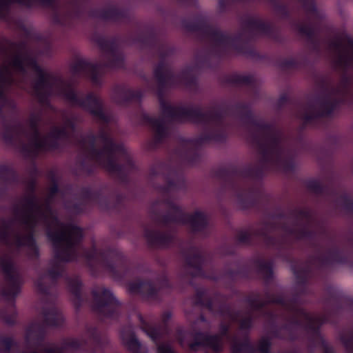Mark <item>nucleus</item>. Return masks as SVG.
<instances>
[{"label": "nucleus", "mask_w": 353, "mask_h": 353, "mask_svg": "<svg viewBox=\"0 0 353 353\" xmlns=\"http://www.w3.org/2000/svg\"><path fill=\"white\" fill-rule=\"evenodd\" d=\"M0 105L11 106L7 92L14 83L31 80L34 92L41 103L48 97L59 96L72 105L89 111L95 118L107 121L100 99L94 94L85 98L56 74L41 68L26 52L17 51L15 47L6 44L0 48Z\"/></svg>", "instance_id": "f257e3e1"}, {"label": "nucleus", "mask_w": 353, "mask_h": 353, "mask_svg": "<svg viewBox=\"0 0 353 353\" xmlns=\"http://www.w3.org/2000/svg\"><path fill=\"white\" fill-rule=\"evenodd\" d=\"M86 159L98 164L112 174L121 175L134 168L131 156L118 157L117 152L121 146L116 145L107 130H101L97 137H88L83 143Z\"/></svg>", "instance_id": "f03ea898"}, {"label": "nucleus", "mask_w": 353, "mask_h": 353, "mask_svg": "<svg viewBox=\"0 0 353 353\" xmlns=\"http://www.w3.org/2000/svg\"><path fill=\"white\" fill-rule=\"evenodd\" d=\"M41 114L34 112L29 117L30 132L26 136V143L21 145V152L26 156H34L39 152L54 148L57 141L65 137L73 128L70 121H66L60 128L54 126L46 137L41 134L37 126L41 120Z\"/></svg>", "instance_id": "7ed1b4c3"}, {"label": "nucleus", "mask_w": 353, "mask_h": 353, "mask_svg": "<svg viewBox=\"0 0 353 353\" xmlns=\"http://www.w3.org/2000/svg\"><path fill=\"white\" fill-rule=\"evenodd\" d=\"M329 52L336 65H353V40L347 34L335 37L329 45Z\"/></svg>", "instance_id": "20e7f679"}, {"label": "nucleus", "mask_w": 353, "mask_h": 353, "mask_svg": "<svg viewBox=\"0 0 353 353\" xmlns=\"http://www.w3.org/2000/svg\"><path fill=\"white\" fill-rule=\"evenodd\" d=\"M303 190L311 195L316 196H335L336 190L325 184L323 181L317 178L305 179L302 184Z\"/></svg>", "instance_id": "39448f33"}, {"label": "nucleus", "mask_w": 353, "mask_h": 353, "mask_svg": "<svg viewBox=\"0 0 353 353\" xmlns=\"http://www.w3.org/2000/svg\"><path fill=\"white\" fill-rule=\"evenodd\" d=\"M265 158L267 161L276 164L281 169H288V161L276 142L269 145L265 152Z\"/></svg>", "instance_id": "423d86ee"}, {"label": "nucleus", "mask_w": 353, "mask_h": 353, "mask_svg": "<svg viewBox=\"0 0 353 353\" xmlns=\"http://www.w3.org/2000/svg\"><path fill=\"white\" fill-rule=\"evenodd\" d=\"M163 113L165 117L170 120L182 121L190 117L193 111L183 107L173 106L170 104H162Z\"/></svg>", "instance_id": "0eeeda50"}, {"label": "nucleus", "mask_w": 353, "mask_h": 353, "mask_svg": "<svg viewBox=\"0 0 353 353\" xmlns=\"http://www.w3.org/2000/svg\"><path fill=\"white\" fill-rule=\"evenodd\" d=\"M72 70L77 74H89L92 81L98 83L99 81L95 74V68L92 64L89 63L85 60H78L74 64Z\"/></svg>", "instance_id": "6e6552de"}, {"label": "nucleus", "mask_w": 353, "mask_h": 353, "mask_svg": "<svg viewBox=\"0 0 353 353\" xmlns=\"http://www.w3.org/2000/svg\"><path fill=\"white\" fill-rule=\"evenodd\" d=\"M151 126L157 139H160L167 134L168 128L164 119H152Z\"/></svg>", "instance_id": "1a4fd4ad"}, {"label": "nucleus", "mask_w": 353, "mask_h": 353, "mask_svg": "<svg viewBox=\"0 0 353 353\" xmlns=\"http://www.w3.org/2000/svg\"><path fill=\"white\" fill-rule=\"evenodd\" d=\"M51 0H0V18L6 16L8 10V4L10 2H18L26 6L32 5L34 1H40L43 3H48Z\"/></svg>", "instance_id": "9d476101"}, {"label": "nucleus", "mask_w": 353, "mask_h": 353, "mask_svg": "<svg viewBox=\"0 0 353 353\" xmlns=\"http://www.w3.org/2000/svg\"><path fill=\"white\" fill-rule=\"evenodd\" d=\"M105 58L108 59V65L113 68L119 67L123 62V55L116 49H110L105 53Z\"/></svg>", "instance_id": "9b49d317"}, {"label": "nucleus", "mask_w": 353, "mask_h": 353, "mask_svg": "<svg viewBox=\"0 0 353 353\" xmlns=\"http://www.w3.org/2000/svg\"><path fill=\"white\" fill-rule=\"evenodd\" d=\"M156 76L160 81L167 82L170 81V72L163 68H159L157 69Z\"/></svg>", "instance_id": "f8f14e48"}, {"label": "nucleus", "mask_w": 353, "mask_h": 353, "mask_svg": "<svg viewBox=\"0 0 353 353\" xmlns=\"http://www.w3.org/2000/svg\"><path fill=\"white\" fill-rule=\"evenodd\" d=\"M323 16L315 8L312 7L308 13V18L310 21H315L318 18H321Z\"/></svg>", "instance_id": "ddd939ff"}, {"label": "nucleus", "mask_w": 353, "mask_h": 353, "mask_svg": "<svg viewBox=\"0 0 353 353\" xmlns=\"http://www.w3.org/2000/svg\"><path fill=\"white\" fill-rule=\"evenodd\" d=\"M328 103H323L320 104V110L318 111L316 114L318 115H325L327 114L330 112V107Z\"/></svg>", "instance_id": "4468645a"}, {"label": "nucleus", "mask_w": 353, "mask_h": 353, "mask_svg": "<svg viewBox=\"0 0 353 353\" xmlns=\"http://www.w3.org/2000/svg\"><path fill=\"white\" fill-rule=\"evenodd\" d=\"M125 343L129 349L134 352H137V348L139 346V342L137 341V339H132L130 341H126Z\"/></svg>", "instance_id": "2eb2a0df"}, {"label": "nucleus", "mask_w": 353, "mask_h": 353, "mask_svg": "<svg viewBox=\"0 0 353 353\" xmlns=\"http://www.w3.org/2000/svg\"><path fill=\"white\" fill-rule=\"evenodd\" d=\"M214 39L217 43H225L228 38L221 32H216L214 35Z\"/></svg>", "instance_id": "dca6fc26"}, {"label": "nucleus", "mask_w": 353, "mask_h": 353, "mask_svg": "<svg viewBox=\"0 0 353 353\" xmlns=\"http://www.w3.org/2000/svg\"><path fill=\"white\" fill-rule=\"evenodd\" d=\"M58 192V188L56 185L53 184L49 188V194L50 196L55 195V193Z\"/></svg>", "instance_id": "f3484780"}, {"label": "nucleus", "mask_w": 353, "mask_h": 353, "mask_svg": "<svg viewBox=\"0 0 353 353\" xmlns=\"http://www.w3.org/2000/svg\"><path fill=\"white\" fill-rule=\"evenodd\" d=\"M190 71L189 70H184L181 72L179 76V78L182 80L183 79H185L189 75Z\"/></svg>", "instance_id": "a211bd4d"}, {"label": "nucleus", "mask_w": 353, "mask_h": 353, "mask_svg": "<svg viewBox=\"0 0 353 353\" xmlns=\"http://www.w3.org/2000/svg\"><path fill=\"white\" fill-rule=\"evenodd\" d=\"M159 192L162 193L166 192H168V188H161L159 190Z\"/></svg>", "instance_id": "6ab92c4d"}, {"label": "nucleus", "mask_w": 353, "mask_h": 353, "mask_svg": "<svg viewBox=\"0 0 353 353\" xmlns=\"http://www.w3.org/2000/svg\"><path fill=\"white\" fill-rule=\"evenodd\" d=\"M103 293H104V294L112 295L111 292L108 290H104Z\"/></svg>", "instance_id": "aec40b11"}, {"label": "nucleus", "mask_w": 353, "mask_h": 353, "mask_svg": "<svg viewBox=\"0 0 353 353\" xmlns=\"http://www.w3.org/2000/svg\"><path fill=\"white\" fill-rule=\"evenodd\" d=\"M300 30L302 32H304V33H307V31L304 29V28H300Z\"/></svg>", "instance_id": "412c9836"}]
</instances>
